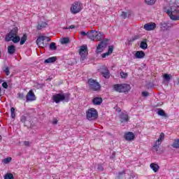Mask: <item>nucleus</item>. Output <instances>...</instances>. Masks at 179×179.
Masks as SVG:
<instances>
[{"mask_svg": "<svg viewBox=\"0 0 179 179\" xmlns=\"http://www.w3.org/2000/svg\"><path fill=\"white\" fill-rule=\"evenodd\" d=\"M88 85L92 90H94L95 92L97 90H100V84L93 79L88 80Z\"/></svg>", "mask_w": 179, "mask_h": 179, "instance_id": "obj_7", "label": "nucleus"}, {"mask_svg": "<svg viewBox=\"0 0 179 179\" xmlns=\"http://www.w3.org/2000/svg\"><path fill=\"white\" fill-rule=\"evenodd\" d=\"M165 12L171 20H179V15L177 16V15H179L178 6H172L169 8L166 9Z\"/></svg>", "mask_w": 179, "mask_h": 179, "instance_id": "obj_2", "label": "nucleus"}, {"mask_svg": "<svg viewBox=\"0 0 179 179\" xmlns=\"http://www.w3.org/2000/svg\"><path fill=\"white\" fill-rule=\"evenodd\" d=\"M2 87L4 88V89H8V83L6 82H4L2 83Z\"/></svg>", "mask_w": 179, "mask_h": 179, "instance_id": "obj_44", "label": "nucleus"}, {"mask_svg": "<svg viewBox=\"0 0 179 179\" xmlns=\"http://www.w3.org/2000/svg\"><path fill=\"white\" fill-rule=\"evenodd\" d=\"M50 50H57V46L55 45V43H52L50 45Z\"/></svg>", "mask_w": 179, "mask_h": 179, "instance_id": "obj_36", "label": "nucleus"}, {"mask_svg": "<svg viewBox=\"0 0 179 179\" xmlns=\"http://www.w3.org/2000/svg\"><path fill=\"white\" fill-rule=\"evenodd\" d=\"M113 89L115 92H117L118 93H122L121 84H115L113 85Z\"/></svg>", "mask_w": 179, "mask_h": 179, "instance_id": "obj_26", "label": "nucleus"}, {"mask_svg": "<svg viewBox=\"0 0 179 179\" xmlns=\"http://www.w3.org/2000/svg\"><path fill=\"white\" fill-rule=\"evenodd\" d=\"M16 51V47L13 45H10L8 47V52L10 55L15 54V52Z\"/></svg>", "mask_w": 179, "mask_h": 179, "instance_id": "obj_21", "label": "nucleus"}, {"mask_svg": "<svg viewBox=\"0 0 179 179\" xmlns=\"http://www.w3.org/2000/svg\"><path fill=\"white\" fill-rule=\"evenodd\" d=\"M125 174V171H122V172H119L118 176L119 177H121V176Z\"/></svg>", "mask_w": 179, "mask_h": 179, "instance_id": "obj_47", "label": "nucleus"}, {"mask_svg": "<svg viewBox=\"0 0 179 179\" xmlns=\"http://www.w3.org/2000/svg\"><path fill=\"white\" fill-rule=\"evenodd\" d=\"M150 167L151 169H152V171H154V173H157V171L160 170V166L157 163H151L150 164Z\"/></svg>", "mask_w": 179, "mask_h": 179, "instance_id": "obj_18", "label": "nucleus"}, {"mask_svg": "<svg viewBox=\"0 0 179 179\" xmlns=\"http://www.w3.org/2000/svg\"><path fill=\"white\" fill-rule=\"evenodd\" d=\"M86 117L89 121H94L99 118V113L94 108H91L86 111Z\"/></svg>", "mask_w": 179, "mask_h": 179, "instance_id": "obj_5", "label": "nucleus"}, {"mask_svg": "<svg viewBox=\"0 0 179 179\" xmlns=\"http://www.w3.org/2000/svg\"><path fill=\"white\" fill-rule=\"evenodd\" d=\"M141 94H142L143 97H148V96H149V92H143Z\"/></svg>", "mask_w": 179, "mask_h": 179, "instance_id": "obj_43", "label": "nucleus"}, {"mask_svg": "<svg viewBox=\"0 0 179 179\" xmlns=\"http://www.w3.org/2000/svg\"><path fill=\"white\" fill-rule=\"evenodd\" d=\"M4 179H15L13 174L8 173L4 176Z\"/></svg>", "mask_w": 179, "mask_h": 179, "instance_id": "obj_32", "label": "nucleus"}, {"mask_svg": "<svg viewBox=\"0 0 179 179\" xmlns=\"http://www.w3.org/2000/svg\"><path fill=\"white\" fill-rule=\"evenodd\" d=\"M122 93H128L131 90V85L128 84H121Z\"/></svg>", "mask_w": 179, "mask_h": 179, "instance_id": "obj_14", "label": "nucleus"}, {"mask_svg": "<svg viewBox=\"0 0 179 179\" xmlns=\"http://www.w3.org/2000/svg\"><path fill=\"white\" fill-rule=\"evenodd\" d=\"M146 5H155L157 0H144Z\"/></svg>", "mask_w": 179, "mask_h": 179, "instance_id": "obj_30", "label": "nucleus"}, {"mask_svg": "<svg viewBox=\"0 0 179 179\" xmlns=\"http://www.w3.org/2000/svg\"><path fill=\"white\" fill-rule=\"evenodd\" d=\"M161 29H167V24H166L165 22H162L161 23Z\"/></svg>", "mask_w": 179, "mask_h": 179, "instance_id": "obj_39", "label": "nucleus"}, {"mask_svg": "<svg viewBox=\"0 0 179 179\" xmlns=\"http://www.w3.org/2000/svg\"><path fill=\"white\" fill-rule=\"evenodd\" d=\"M52 124H53V125H57V124H58V120H57V118L54 117L52 119Z\"/></svg>", "mask_w": 179, "mask_h": 179, "instance_id": "obj_40", "label": "nucleus"}, {"mask_svg": "<svg viewBox=\"0 0 179 179\" xmlns=\"http://www.w3.org/2000/svg\"><path fill=\"white\" fill-rule=\"evenodd\" d=\"M50 41L51 39L48 36H39L36 40V44L38 47H41V48H44L45 47V44H44V41Z\"/></svg>", "mask_w": 179, "mask_h": 179, "instance_id": "obj_8", "label": "nucleus"}, {"mask_svg": "<svg viewBox=\"0 0 179 179\" xmlns=\"http://www.w3.org/2000/svg\"><path fill=\"white\" fill-rule=\"evenodd\" d=\"M19 29L17 27H14L10 30V31L6 34L5 40L6 41H13L15 44H17L20 41V36H17V32Z\"/></svg>", "mask_w": 179, "mask_h": 179, "instance_id": "obj_1", "label": "nucleus"}, {"mask_svg": "<svg viewBox=\"0 0 179 179\" xmlns=\"http://www.w3.org/2000/svg\"><path fill=\"white\" fill-rule=\"evenodd\" d=\"M102 75L103 78H106V79H108L110 78V71L107 68H105L103 71H102Z\"/></svg>", "mask_w": 179, "mask_h": 179, "instance_id": "obj_23", "label": "nucleus"}, {"mask_svg": "<svg viewBox=\"0 0 179 179\" xmlns=\"http://www.w3.org/2000/svg\"><path fill=\"white\" fill-rule=\"evenodd\" d=\"M27 41V35L25 34L21 38V40L20 41V45H23V44H24Z\"/></svg>", "mask_w": 179, "mask_h": 179, "instance_id": "obj_27", "label": "nucleus"}, {"mask_svg": "<svg viewBox=\"0 0 179 179\" xmlns=\"http://www.w3.org/2000/svg\"><path fill=\"white\" fill-rule=\"evenodd\" d=\"M103 103V99L101 97H95L92 99V103L94 106H100Z\"/></svg>", "mask_w": 179, "mask_h": 179, "instance_id": "obj_19", "label": "nucleus"}, {"mask_svg": "<svg viewBox=\"0 0 179 179\" xmlns=\"http://www.w3.org/2000/svg\"><path fill=\"white\" fill-rule=\"evenodd\" d=\"M129 120V117L128 116V113H122L120 115V121L121 122H128Z\"/></svg>", "mask_w": 179, "mask_h": 179, "instance_id": "obj_16", "label": "nucleus"}, {"mask_svg": "<svg viewBox=\"0 0 179 179\" xmlns=\"http://www.w3.org/2000/svg\"><path fill=\"white\" fill-rule=\"evenodd\" d=\"M24 146H30V142L29 141H24Z\"/></svg>", "mask_w": 179, "mask_h": 179, "instance_id": "obj_46", "label": "nucleus"}, {"mask_svg": "<svg viewBox=\"0 0 179 179\" xmlns=\"http://www.w3.org/2000/svg\"><path fill=\"white\" fill-rule=\"evenodd\" d=\"M0 58H1V52H0Z\"/></svg>", "mask_w": 179, "mask_h": 179, "instance_id": "obj_52", "label": "nucleus"}, {"mask_svg": "<svg viewBox=\"0 0 179 179\" xmlns=\"http://www.w3.org/2000/svg\"><path fill=\"white\" fill-rule=\"evenodd\" d=\"M4 72H5L6 75L7 76H9V73H10V72H9V68L6 67V68L4 69Z\"/></svg>", "mask_w": 179, "mask_h": 179, "instance_id": "obj_42", "label": "nucleus"}, {"mask_svg": "<svg viewBox=\"0 0 179 179\" xmlns=\"http://www.w3.org/2000/svg\"><path fill=\"white\" fill-rule=\"evenodd\" d=\"M88 38L92 41H101L104 40V34L96 30H91L88 31Z\"/></svg>", "mask_w": 179, "mask_h": 179, "instance_id": "obj_3", "label": "nucleus"}, {"mask_svg": "<svg viewBox=\"0 0 179 179\" xmlns=\"http://www.w3.org/2000/svg\"><path fill=\"white\" fill-rule=\"evenodd\" d=\"M66 29H75V25H70L69 27H68Z\"/></svg>", "mask_w": 179, "mask_h": 179, "instance_id": "obj_48", "label": "nucleus"}, {"mask_svg": "<svg viewBox=\"0 0 179 179\" xmlns=\"http://www.w3.org/2000/svg\"><path fill=\"white\" fill-rule=\"evenodd\" d=\"M52 100L56 104H59L61 101H69V95L64 92L55 94L52 96Z\"/></svg>", "mask_w": 179, "mask_h": 179, "instance_id": "obj_4", "label": "nucleus"}, {"mask_svg": "<svg viewBox=\"0 0 179 179\" xmlns=\"http://www.w3.org/2000/svg\"><path fill=\"white\" fill-rule=\"evenodd\" d=\"M104 47H106V43L103 42H101L96 48V54H101V52H103Z\"/></svg>", "mask_w": 179, "mask_h": 179, "instance_id": "obj_15", "label": "nucleus"}, {"mask_svg": "<svg viewBox=\"0 0 179 179\" xmlns=\"http://www.w3.org/2000/svg\"><path fill=\"white\" fill-rule=\"evenodd\" d=\"M36 95L34 94V92H33V90H29L26 96L27 103H29V101H36Z\"/></svg>", "mask_w": 179, "mask_h": 179, "instance_id": "obj_10", "label": "nucleus"}, {"mask_svg": "<svg viewBox=\"0 0 179 179\" xmlns=\"http://www.w3.org/2000/svg\"><path fill=\"white\" fill-rule=\"evenodd\" d=\"M164 80H167L168 82L171 80V75L165 73L164 75Z\"/></svg>", "mask_w": 179, "mask_h": 179, "instance_id": "obj_34", "label": "nucleus"}, {"mask_svg": "<svg viewBox=\"0 0 179 179\" xmlns=\"http://www.w3.org/2000/svg\"><path fill=\"white\" fill-rule=\"evenodd\" d=\"M2 140V136L0 135V141Z\"/></svg>", "mask_w": 179, "mask_h": 179, "instance_id": "obj_51", "label": "nucleus"}, {"mask_svg": "<svg viewBox=\"0 0 179 179\" xmlns=\"http://www.w3.org/2000/svg\"><path fill=\"white\" fill-rule=\"evenodd\" d=\"M45 27H47V22H41L38 24L36 29H37V30H41Z\"/></svg>", "mask_w": 179, "mask_h": 179, "instance_id": "obj_22", "label": "nucleus"}, {"mask_svg": "<svg viewBox=\"0 0 179 179\" xmlns=\"http://www.w3.org/2000/svg\"><path fill=\"white\" fill-rule=\"evenodd\" d=\"M121 16L123 19H127L129 16V13L122 12Z\"/></svg>", "mask_w": 179, "mask_h": 179, "instance_id": "obj_35", "label": "nucleus"}, {"mask_svg": "<svg viewBox=\"0 0 179 179\" xmlns=\"http://www.w3.org/2000/svg\"><path fill=\"white\" fill-rule=\"evenodd\" d=\"M171 146L174 149H179V138H176L171 144Z\"/></svg>", "mask_w": 179, "mask_h": 179, "instance_id": "obj_25", "label": "nucleus"}, {"mask_svg": "<svg viewBox=\"0 0 179 179\" xmlns=\"http://www.w3.org/2000/svg\"><path fill=\"white\" fill-rule=\"evenodd\" d=\"M83 9V4L79 1H76L71 5L70 10L73 15H76V13H79Z\"/></svg>", "mask_w": 179, "mask_h": 179, "instance_id": "obj_6", "label": "nucleus"}, {"mask_svg": "<svg viewBox=\"0 0 179 179\" xmlns=\"http://www.w3.org/2000/svg\"><path fill=\"white\" fill-rule=\"evenodd\" d=\"M60 41L62 44H68L69 43V38H62Z\"/></svg>", "mask_w": 179, "mask_h": 179, "instance_id": "obj_33", "label": "nucleus"}, {"mask_svg": "<svg viewBox=\"0 0 179 179\" xmlns=\"http://www.w3.org/2000/svg\"><path fill=\"white\" fill-rule=\"evenodd\" d=\"M57 61V57H52L46 59L44 62L45 64H52L53 62H55Z\"/></svg>", "mask_w": 179, "mask_h": 179, "instance_id": "obj_24", "label": "nucleus"}, {"mask_svg": "<svg viewBox=\"0 0 179 179\" xmlns=\"http://www.w3.org/2000/svg\"><path fill=\"white\" fill-rule=\"evenodd\" d=\"M140 47L142 50H146L148 48V43L145 41H142L140 44Z\"/></svg>", "mask_w": 179, "mask_h": 179, "instance_id": "obj_29", "label": "nucleus"}, {"mask_svg": "<svg viewBox=\"0 0 179 179\" xmlns=\"http://www.w3.org/2000/svg\"><path fill=\"white\" fill-rule=\"evenodd\" d=\"M2 162L4 163V164H8L12 162V157H8L7 158H5L4 159H3Z\"/></svg>", "mask_w": 179, "mask_h": 179, "instance_id": "obj_31", "label": "nucleus"}, {"mask_svg": "<svg viewBox=\"0 0 179 179\" xmlns=\"http://www.w3.org/2000/svg\"><path fill=\"white\" fill-rule=\"evenodd\" d=\"M124 138L129 141H134L135 139V134L133 132L129 131L124 134Z\"/></svg>", "mask_w": 179, "mask_h": 179, "instance_id": "obj_13", "label": "nucleus"}, {"mask_svg": "<svg viewBox=\"0 0 179 179\" xmlns=\"http://www.w3.org/2000/svg\"><path fill=\"white\" fill-rule=\"evenodd\" d=\"M157 114L158 115H161V117H167L166 112L163 109H158Z\"/></svg>", "mask_w": 179, "mask_h": 179, "instance_id": "obj_28", "label": "nucleus"}, {"mask_svg": "<svg viewBox=\"0 0 179 179\" xmlns=\"http://www.w3.org/2000/svg\"><path fill=\"white\" fill-rule=\"evenodd\" d=\"M164 133H161L159 138L155 141V143L154 145V148H159L160 145H162V143L163 141H164Z\"/></svg>", "mask_w": 179, "mask_h": 179, "instance_id": "obj_12", "label": "nucleus"}, {"mask_svg": "<svg viewBox=\"0 0 179 179\" xmlns=\"http://www.w3.org/2000/svg\"><path fill=\"white\" fill-rule=\"evenodd\" d=\"M80 34H81V36H87V37H89V35H88L89 32L86 33L85 31H81Z\"/></svg>", "mask_w": 179, "mask_h": 179, "instance_id": "obj_45", "label": "nucleus"}, {"mask_svg": "<svg viewBox=\"0 0 179 179\" xmlns=\"http://www.w3.org/2000/svg\"><path fill=\"white\" fill-rule=\"evenodd\" d=\"M17 96H18V99H20V100H24V94H23L22 92H19L17 94Z\"/></svg>", "mask_w": 179, "mask_h": 179, "instance_id": "obj_37", "label": "nucleus"}, {"mask_svg": "<svg viewBox=\"0 0 179 179\" xmlns=\"http://www.w3.org/2000/svg\"><path fill=\"white\" fill-rule=\"evenodd\" d=\"M120 76H121V78H127V76H128V74H127V73H124V72H121Z\"/></svg>", "mask_w": 179, "mask_h": 179, "instance_id": "obj_41", "label": "nucleus"}, {"mask_svg": "<svg viewBox=\"0 0 179 179\" xmlns=\"http://www.w3.org/2000/svg\"><path fill=\"white\" fill-rule=\"evenodd\" d=\"M144 29L147 31H152V30H155L156 29V23L155 22L147 23L144 25Z\"/></svg>", "mask_w": 179, "mask_h": 179, "instance_id": "obj_11", "label": "nucleus"}, {"mask_svg": "<svg viewBox=\"0 0 179 179\" xmlns=\"http://www.w3.org/2000/svg\"><path fill=\"white\" fill-rule=\"evenodd\" d=\"M135 57L138 59H142V58H145V52L137 51L135 54Z\"/></svg>", "mask_w": 179, "mask_h": 179, "instance_id": "obj_20", "label": "nucleus"}, {"mask_svg": "<svg viewBox=\"0 0 179 179\" xmlns=\"http://www.w3.org/2000/svg\"><path fill=\"white\" fill-rule=\"evenodd\" d=\"M10 113H11V117L13 118H15V117H16V113H15V108L12 107L10 108Z\"/></svg>", "mask_w": 179, "mask_h": 179, "instance_id": "obj_38", "label": "nucleus"}, {"mask_svg": "<svg viewBox=\"0 0 179 179\" xmlns=\"http://www.w3.org/2000/svg\"><path fill=\"white\" fill-rule=\"evenodd\" d=\"M98 169H99V170H101V171H103V166H101V165H99Z\"/></svg>", "mask_w": 179, "mask_h": 179, "instance_id": "obj_49", "label": "nucleus"}, {"mask_svg": "<svg viewBox=\"0 0 179 179\" xmlns=\"http://www.w3.org/2000/svg\"><path fill=\"white\" fill-rule=\"evenodd\" d=\"M80 55L81 57L82 61H84L85 58L87 57V46L83 45L80 49Z\"/></svg>", "mask_w": 179, "mask_h": 179, "instance_id": "obj_9", "label": "nucleus"}, {"mask_svg": "<svg viewBox=\"0 0 179 179\" xmlns=\"http://www.w3.org/2000/svg\"><path fill=\"white\" fill-rule=\"evenodd\" d=\"M114 50V46L110 45L108 47V50L106 53L101 55L102 58H106V57H108L113 54V50Z\"/></svg>", "mask_w": 179, "mask_h": 179, "instance_id": "obj_17", "label": "nucleus"}, {"mask_svg": "<svg viewBox=\"0 0 179 179\" xmlns=\"http://www.w3.org/2000/svg\"><path fill=\"white\" fill-rule=\"evenodd\" d=\"M1 93H2V90L0 88V97H1V96H2V95L1 94Z\"/></svg>", "mask_w": 179, "mask_h": 179, "instance_id": "obj_50", "label": "nucleus"}]
</instances>
